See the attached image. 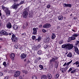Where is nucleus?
<instances>
[{
	"label": "nucleus",
	"mask_w": 79,
	"mask_h": 79,
	"mask_svg": "<svg viewBox=\"0 0 79 79\" xmlns=\"http://www.w3.org/2000/svg\"><path fill=\"white\" fill-rule=\"evenodd\" d=\"M52 62H53V63H55L54 67L55 68L57 69L58 67V65H59L60 62L58 61V60H56L55 58L52 57V59L49 60V64H50V66H51L52 68L53 67V64L52 63Z\"/></svg>",
	"instance_id": "f257e3e1"
},
{
	"label": "nucleus",
	"mask_w": 79,
	"mask_h": 79,
	"mask_svg": "<svg viewBox=\"0 0 79 79\" xmlns=\"http://www.w3.org/2000/svg\"><path fill=\"white\" fill-rule=\"evenodd\" d=\"M73 44L70 43H67L64 44L62 45L61 46L62 48H64L66 50H71L73 48Z\"/></svg>",
	"instance_id": "f03ea898"
},
{
	"label": "nucleus",
	"mask_w": 79,
	"mask_h": 79,
	"mask_svg": "<svg viewBox=\"0 0 79 79\" xmlns=\"http://www.w3.org/2000/svg\"><path fill=\"white\" fill-rule=\"evenodd\" d=\"M79 35L77 34H73L72 35V36L71 37H69L67 40V42H70L71 41L74 40H76V38Z\"/></svg>",
	"instance_id": "7ed1b4c3"
},
{
	"label": "nucleus",
	"mask_w": 79,
	"mask_h": 79,
	"mask_svg": "<svg viewBox=\"0 0 79 79\" xmlns=\"http://www.w3.org/2000/svg\"><path fill=\"white\" fill-rule=\"evenodd\" d=\"M0 35H8V33L6 31V30H2L0 31Z\"/></svg>",
	"instance_id": "20e7f679"
},
{
	"label": "nucleus",
	"mask_w": 79,
	"mask_h": 79,
	"mask_svg": "<svg viewBox=\"0 0 79 79\" xmlns=\"http://www.w3.org/2000/svg\"><path fill=\"white\" fill-rule=\"evenodd\" d=\"M13 35H12L11 39L13 42H16L17 41V37L16 36V35L12 33Z\"/></svg>",
	"instance_id": "39448f33"
},
{
	"label": "nucleus",
	"mask_w": 79,
	"mask_h": 79,
	"mask_svg": "<svg viewBox=\"0 0 79 79\" xmlns=\"http://www.w3.org/2000/svg\"><path fill=\"white\" fill-rule=\"evenodd\" d=\"M19 6V4L15 2H14L13 5L12 6L11 8L12 9H15V10H16L17 8H18V7Z\"/></svg>",
	"instance_id": "423d86ee"
},
{
	"label": "nucleus",
	"mask_w": 79,
	"mask_h": 79,
	"mask_svg": "<svg viewBox=\"0 0 79 79\" xmlns=\"http://www.w3.org/2000/svg\"><path fill=\"white\" fill-rule=\"evenodd\" d=\"M23 18H26L27 16H28V12L27 11L25 10L23 11Z\"/></svg>",
	"instance_id": "0eeeda50"
},
{
	"label": "nucleus",
	"mask_w": 79,
	"mask_h": 79,
	"mask_svg": "<svg viewBox=\"0 0 79 79\" xmlns=\"http://www.w3.org/2000/svg\"><path fill=\"white\" fill-rule=\"evenodd\" d=\"M5 11L7 16L10 15V10L8 8L5 10Z\"/></svg>",
	"instance_id": "6e6552de"
},
{
	"label": "nucleus",
	"mask_w": 79,
	"mask_h": 79,
	"mask_svg": "<svg viewBox=\"0 0 79 79\" xmlns=\"http://www.w3.org/2000/svg\"><path fill=\"white\" fill-rule=\"evenodd\" d=\"M67 69H68L67 67L64 68H62L60 69V72H62V73H65L66 71H67Z\"/></svg>",
	"instance_id": "1a4fd4ad"
},
{
	"label": "nucleus",
	"mask_w": 79,
	"mask_h": 79,
	"mask_svg": "<svg viewBox=\"0 0 79 79\" xmlns=\"http://www.w3.org/2000/svg\"><path fill=\"white\" fill-rule=\"evenodd\" d=\"M20 72L19 71H16L14 75V77H19V76L20 75Z\"/></svg>",
	"instance_id": "9d476101"
},
{
	"label": "nucleus",
	"mask_w": 79,
	"mask_h": 79,
	"mask_svg": "<svg viewBox=\"0 0 79 79\" xmlns=\"http://www.w3.org/2000/svg\"><path fill=\"white\" fill-rule=\"evenodd\" d=\"M6 27L8 29H10V28L12 27L11 23L10 22H8L6 24Z\"/></svg>",
	"instance_id": "9b49d317"
},
{
	"label": "nucleus",
	"mask_w": 79,
	"mask_h": 79,
	"mask_svg": "<svg viewBox=\"0 0 79 79\" xmlns=\"http://www.w3.org/2000/svg\"><path fill=\"white\" fill-rule=\"evenodd\" d=\"M51 26V25L50 23H46L44 24L43 26L44 28H48Z\"/></svg>",
	"instance_id": "f8f14e48"
},
{
	"label": "nucleus",
	"mask_w": 79,
	"mask_h": 79,
	"mask_svg": "<svg viewBox=\"0 0 79 79\" xmlns=\"http://www.w3.org/2000/svg\"><path fill=\"white\" fill-rule=\"evenodd\" d=\"M15 54L14 53H11L10 55V57L11 60H12V61H13V60H14V58H15Z\"/></svg>",
	"instance_id": "ddd939ff"
},
{
	"label": "nucleus",
	"mask_w": 79,
	"mask_h": 79,
	"mask_svg": "<svg viewBox=\"0 0 79 79\" xmlns=\"http://www.w3.org/2000/svg\"><path fill=\"white\" fill-rule=\"evenodd\" d=\"M27 56V54H25L24 53H23L22 54L21 56H20V57L21 58V59H24Z\"/></svg>",
	"instance_id": "4468645a"
},
{
	"label": "nucleus",
	"mask_w": 79,
	"mask_h": 79,
	"mask_svg": "<svg viewBox=\"0 0 79 79\" xmlns=\"http://www.w3.org/2000/svg\"><path fill=\"white\" fill-rule=\"evenodd\" d=\"M56 38V35L55 33H52L51 35V39L54 40Z\"/></svg>",
	"instance_id": "2eb2a0df"
},
{
	"label": "nucleus",
	"mask_w": 79,
	"mask_h": 79,
	"mask_svg": "<svg viewBox=\"0 0 79 79\" xmlns=\"http://www.w3.org/2000/svg\"><path fill=\"white\" fill-rule=\"evenodd\" d=\"M9 65V63H7L6 64V63L5 61H4L3 62V65H4L5 67V68L6 67H8V66Z\"/></svg>",
	"instance_id": "dca6fc26"
},
{
	"label": "nucleus",
	"mask_w": 79,
	"mask_h": 79,
	"mask_svg": "<svg viewBox=\"0 0 79 79\" xmlns=\"http://www.w3.org/2000/svg\"><path fill=\"white\" fill-rule=\"evenodd\" d=\"M12 27H13V29H15V30H17L18 29V26H17L16 25H14Z\"/></svg>",
	"instance_id": "f3484780"
},
{
	"label": "nucleus",
	"mask_w": 79,
	"mask_h": 79,
	"mask_svg": "<svg viewBox=\"0 0 79 79\" xmlns=\"http://www.w3.org/2000/svg\"><path fill=\"white\" fill-rule=\"evenodd\" d=\"M42 39V38L41 36H39L38 37L37 39H36L35 40V41H37L38 42H39Z\"/></svg>",
	"instance_id": "a211bd4d"
},
{
	"label": "nucleus",
	"mask_w": 79,
	"mask_h": 79,
	"mask_svg": "<svg viewBox=\"0 0 79 79\" xmlns=\"http://www.w3.org/2000/svg\"><path fill=\"white\" fill-rule=\"evenodd\" d=\"M72 56H73V54L71 52H69V54L67 55V57H70V58H71Z\"/></svg>",
	"instance_id": "6ab92c4d"
},
{
	"label": "nucleus",
	"mask_w": 79,
	"mask_h": 79,
	"mask_svg": "<svg viewBox=\"0 0 79 79\" xmlns=\"http://www.w3.org/2000/svg\"><path fill=\"white\" fill-rule=\"evenodd\" d=\"M58 19L59 20H62L63 19V16L62 15H60L58 17Z\"/></svg>",
	"instance_id": "aec40b11"
},
{
	"label": "nucleus",
	"mask_w": 79,
	"mask_h": 79,
	"mask_svg": "<svg viewBox=\"0 0 79 79\" xmlns=\"http://www.w3.org/2000/svg\"><path fill=\"white\" fill-rule=\"evenodd\" d=\"M73 65H74V64H76L77 65L78 64V65H77V67H79V61H76L75 62L73 63Z\"/></svg>",
	"instance_id": "412c9836"
},
{
	"label": "nucleus",
	"mask_w": 79,
	"mask_h": 79,
	"mask_svg": "<svg viewBox=\"0 0 79 79\" xmlns=\"http://www.w3.org/2000/svg\"><path fill=\"white\" fill-rule=\"evenodd\" d=\"M75 52L77 53V54H78V55H79V49H78V48H75Z\"/></svg>",
	"instance_id": "4be33fe9"
},
{
	"label": "nucleus",
	"mask_w": 79,
	"mask_h": 79,
	"mask_svg": "<svg viewBox=\"0 0 79 79\" xmlns=\"http://www.w3.org/2000/svg\"><path fill=\"white\" fill-rule=\"evenodd\" d=\"M47 76L48 79H51L52 78V76L50 73L48 74Z\"/></svg>",
	"instance_id": "5701e85b"
},
{
	"label": "nucleus",
	"mask_w": 79,
	"mask_h": 79,
	"mask_svg": "<svg viewBox=\"0 0 79 79\" xmlns=\"http://www.w3.org/2000/svg\"><path fill=\"white\" fill-rule=\"evenodd\" d=\"M60 76V74H56L55 75V79H58Z\"/></svg>",
	"instance_id": "b1692460"
},
{
	"label": "nucleus",
	"mask_w": 79,
	"mask_h": 79,
	"mask_svg": "<svg viewBox=\"0 0 79 79\" xmlns=\"http://www.w3.org/2000/svg\"><path fill=\"white\" fill-rule=\"evenodd\" d=\"M22 72L23 73H25V74H26L28 73V72L27 70H22Z\"/></svg>",
	"instance_id": "393cba45"
},
{
	"label": "nucleus",
	"mask_w": 79,
	"mask_h": 79,
	"mask_svg": "<svg viewBox=\"0 0 79 79\" xmlns=\"http://www.w3.org/2000/svg\"><path fill=\"white\" fill-rule=\"evenodd\" d=\"M2 10H4V11H5V10H6V9L7 8L6 7H5L3 6V5H2Z\"/></svg>",
	"instance_id": "a878e982"
},
{
	"label": "nucleus",
	"mask_w": 79,
	"mask_h": 79,
	"mask_svg": "<svg viewBox=\"0 0 79 79\" xmlns=\"http://www.w3.org/2000/svg\"><path fill=\"white\" fill-rule=\"evenodd\" d=\"M75 73H76V69H75L73 70L71 72V73L72 74H74Z\"/></svg>",
	"instance_id": "bb28decb"
},
{
	"label": "nucleus",
	"mask_w": 79,
	"mask_h": 79,
	"mask_svg": "<svg viewBox=\"0 0 79 79\" xmlns=\"http://www.w3.org/2000/svg\"><path fill=\"white\" fill-rule=\"evenodd\" d=\"M33 50H37V46H34L33 48Z\"/></svg>",
	"instance_id": "cd10ccee"
},
{
	"label": "nucleus",
	"mask_w": 79,
	"mask_h": 79,
	"mask_svg": "<svg viewBox=\"0 0 79 79\" xmlns=\"http://www.w3.org/2000/svg\"><path fill=\"white\" fill-rule=\"evenodd\" d=\"M42 53V51L40 50L38 51L37 53L38 55H41Z\"/></svg>",
	"instance_id": "c85d7f7f"
},
{
	"label": "nucleus",
	"mask_w": 79,
	"mask_h": 79,
	"mask_svg": "<svg viewBox=\"0 0 79 79\" xmlns=\"http://www.w3.org/2000/svg\"><path fill=\"white\" fill-rule=\"evenodd\" d=\"M50 38L49 37H48L46 39V42H50Z\"/></svg>",
	"instance_id": "c756f323"
},
{
	"label": "nucleus",
	"mask_w": 79,
	"mask_h": 79,
	"mask_svg": "<svg viewBox=\"0 0 79 79\" xmlns=\"http://www.w3.org/2000/svg\"><path fill=\"white\" fill-rule=\"evenodd\" d=\"M64 43V41L63 40H61L59 42V44L61 45L62 44H63Z\"/></svg>",
	"instance_id": "7c9ffc66"
},
{
	"label": "nucleus",
	"mask_w": 79,
	"mask_h": 79,
	"mask_svg": "<svg viewBox=\"0 0 79 79\" xmlns=\"http://www.w3.org/2000/svg\"><path fill=\"white\" fill-rule=\"evenodd\" d=\"M32 79H37V77L36 76L34 75L32 77Z\"/></svg>",
	"instance_id": "2f4dec72"
},
{
	"label": "nucleus",
	"mask_w": 79,
	"mask_h": 79,
	"mask_svg": "<svg viewBox=\"0 0 79 79\" xmlns=\"http://www.w3.org/2000/svg\"><path fill=\"white\" fill-rule=\"evenodd\" d=\"M39 67L41 68V70H42V69H44V67H43V65H39Z\"/></svg>",
	"instance_id": "473e14b6"
},
{
	"label": "nucleus",
	"mask_w": 79,
	"mask_h": 79,
	"mask_svg": "<svg viewBox=\"0 0 79 79\" xmlns=\"http://www.w3.org/2000/svg\"><path fill=\"white\" fill-rule=\"evenodd\" d=\"M14 48H15L16 49H18L19 48L18 45V44H15V45Z\"/></svg>",
	"instance_id": "72a5a7b5"
},
{
	"label": "nucleus",
	"mask_w": 79,
	"mask_h": 79,
	"mask_svg": "<svg viewBox=\"0 0 79 79\" xmlns=\"http://www.w3.org/2000/svg\"><path fill=\"white\" fill-rule=\"evenodd\" d=\"M24 3V1H21L19 3V6L21 5H22V4H23Z\"/></svg>",
	"instance_id": "f704fd0d"
},
{
	"label": "nucleus",
	"mask_w": 79,
	"mask_h": 79,
	"mask_svg": "<svg viewBox=\"0 0 79 79\" xmlns=\"http://www.w3.org/2000/svg\"><path fill=\"white\" fill-rule=\"evenodd\" d=\"M35 38H36V37L35 36H32L31 37V39H32L33 40H34L35 39Z\"/></svg>",
	"instance_id": "c9c22d12"
},
{
	"label": "nucleus",
	"mask_w": 79,
	"mask_h": 79,
	"mask_svg": "<svg viewBox=\"0 0 79 79\" xmlns=\"http://www.w3.org/2000/svg\"><path fill=\"white\" fill-rule=\"evenodd\" d=\"M72 5L71 4H68L67 7H70V8H71Z\"/></svg>",
	"instance_id": "e433bc0d"
},
{
	"label": "nucleus",
	"mask_w": 79,
	"mask_h": 79,
	"mask_svg": "<svg viewBox=\"0 0 79 79\" xmlns=\"http://www.w3.org/2000/svg\"><path fill=\"white\" fill-rule=\"evenodd\" d=\"M72 70H73V69L72 68H70L69 70H68V73L69 72H71V71H72Z\"/></svg>",
	"instance_id": "4c0bfd02"
},
{
	"label": "nucleus",
	"mask_w": 79,
	"mask_h": 79,
	"mask_svg": "<svg viewBox=\"0 0 79 79\" xmlns=\"http://www.w3.org/2000/svg\"><path fill=\"white\" fill-rule=\"evenodd\" d=\"M42 31L44 33H45V32H47V31L45 30V29H43L42 30Z\"/></svg>",
	"instance_id": "58836bf2"
},
{
	"label": "nucleus",
	"mask_w": 79,
	"mask_h": 79,
	"mask_svg": "<svg viewBox=\"0 0 79 79\" xmlns=\"http://www.w3.org/2000/svg\"><path fill=\"white\" fill-rule=\"evenodd\" d=\"M32 34L33 35H36L37 34V31H33Z\"/></svg>",
	"instance_id": "ea45409f"
},
{
	"label": "nucleus",
	"mask_w": 79,
	"mask_h": 79,
	"mask_svg": "<svg viewBox=\"0 0 79 79\" xmlns=\"http://www.w3.org/2000/svg\"><path fill=\"white\" fill-rule=\"evenodd\" d=\"M64 6V7H68V4H66V3H64L63 5Z\"/></svg>",
	"instance_id": "a19ab883"
},
{
	"label": "nucleus",
	"mask_w": 79,
	"mask_h": 79,
	"mask_svg": "<svg viewBox=\"0 0 79 79\" xmlns=\"http://www.w3.org/2000/svg\"><path fill=\"white\" fill-rule=\"evenodd\" d=\"M33 31H34L35 32H37V30H36V28L35 27L33 29Z\"/></svg>",
	"instance_id": "79ce46f5"
},
{
	"label": "nucleus",
	"mask_w": 79,
	"mask_h": 79,
	"mask_svg": "<svg viewBox=\"0 0 79 79\" xmlns=\"http://www.w3.org/2000/svg\"><path fill=\"white\" fill-rule=\"evenodd\" d=\"M40 47H41V45H40V44H39L37 45V48H40Z\"/></svg>",
	"instance_id": "37998d69"
},
{
	"label": "nucleus",
	"mask_w": 79,
	"mask_h": 79,
	"mask_svg": "<svg viewBox=\"0 0 79 79\" xmlns=\"http://www.w3.org/2000/svg\"><path fill=\"white\" fill-rule=\"evenodd\" d=\"M79 43V41H78V40H77L76 41V45H78Z\"/></svg>",
	"instance_id": "c03bdc74"
},
{
	"label": "nucleus",
	"mask_w": 79,
	"mask_h": 79,
	"mask_svg": "<svg viewBox=\"0 0 79 79\" xmlns=\"http://www.w3.org/2000/svg\"><path fill=\"white\" fill-rule=\"evenodd\" d=\"M37 60L38 61H39L41 60V58L40 57H38L37 58Z\"/></svg>",
	"instance_id": "a18cd8bd"
},
{
	"label": "nucleus",
	"mask_w": 79,
	"mask_h": 79,
	"mask_svg": "<svg viewBox=\"0 0 79 79\" xmlns=\"http://www.w3.org/2000/svg\"><path fill=\"white\" fill-rule=\"evenodd\" d=\"M47 8H50V5H48L47 6Z\"/></svg>",
	"instance_id": "49530a36"
},
{
	"label": "nucleus",
	"mask_w": 79,
	"mask_h": 79,
	"mask_svg": "<svg viewBox=\"0 0 79 79\" xmlns=\"http://www.w3.org/2000/svg\"><path fill=\"white\" fill-rule=\"evenodd\" d=\"M48 47V46L47 45H45L44 46V48H47Z\"/></svg>",
	"instance_id": "de8ad7c7"
},
{
	"label": "nucleus",
	"mask_w": 79,
	"mask_h": 79,
	"mask_svg": "<svg viewBox=\"0 0 79 79\" xmlns=\"http://www.w3.org/2000/svg\"><path fill=\"white\" fill-rule=\"evenodd\" d=\"M47 58H50V56L48 54H47Z\"/></svg>",
	"instance_id": "09e8293b"
},
{
	"label": "nucleus",
	"mask_w": 79,
	"mask_h": 79,
	"mask_svg": "<svg viewBox=\"0 0 79 79\" xmlns=\"http://www.w3.org/2000/svg\"><path fill=\"white\" fill-rule=\"evenodd\" d=\"M3 73L1 72L0 73V77H1V76H2L3 75Z\"/></svg>",
	"instance_id": "8fccbe9b"
},
{
	"label": "nucleus",
	"mask_w": 79,
	"mask_h": 79,
	"mask_svg": "<svg viewBox=\"0 0 79 79\" xmlns=\"http://www.w3.org/2000/svg\"><path fill=\"white\" fill-rule=\"evenodd\" d=\"M54 58H55V60H58V57H55V56H54Z\"/></svg>",
	"instance_id": "3c124183"
},
{
	"label": "nucleus",
	"mask_w": 79,
	"mask_h": 79,
	"mask_svg": "<svg viewBox=\"0 0 79 79\" xmlns=\"http://www.w3.org/2000/svg\"><path fill=\"white\" fill-rule=\"evenodd\" d=\"M39 27L40 28H42V24L40 25L39 26Z\"/></svg>",
	"instance_id": "603ef678"
},
{
	"label": "nucleus",
	"mask_w": 79,
	"mask_h": 79,
	"mask_svg": "<svg viewBox=\"0 0 79 79\" xmlns=\"http://www.w3.org/2000/svg\"><path fill=\"white\" fill-rule=\"evenodd\" d=\"M67 65V63H66V62H65L64 63V64L63 65V66H65L66 65Z\"/></svg>",
	"instance_id": "864d4df0"
},
{
	"label": "nucleus",
	"mask_w": 79,
	"mask_h": 79,
	"mask_svg": "<svg viewBox=\"0 0 79 79\" xmlns=\"http://www.w3.org/2000/svg\"><path fill=\"white\" fill-rule=\"evenodd\" d=\"M2 17H3V18H5V15H3L2 16H1V19H3Z\"/></svg>",
	"instance_id": "5fc2aeb1"
},
{
	"label": "nucleus",
	"mask_w": 79,
	"mask_h": 79,
	"mask_svg": "<svg viewBox=\"0 0 79 79\" xmlns=\"http://www.w3.org/2000/svg\"><path fill=\"white\" fill-rule=\"evenodd\" d=\"M8 77L6 76L5 77V79H8Z\"/></svg>",
	"instance_id": "6e6d98bb"
},
{
	"label": "nucleus",
	"mask_w": 79,
	"mask_h": 79,
	"mask_svg": "<svg viewBox=\"0 0 79 79\" xmlns=\"http://www.w3.org/2000/svg\"><path fill=\"white\" fill-rule=\"evenodd\" d=\"M14 2H18V0H14Z\"/></svg>",
	"instance_id": "4d7b16f0"
},
{
	"label": "nucleus",
	"mask_w": 79,
	"mask_h": 79,
	"mask_svg": "<svg viewBox=\"0 0 79 79\" xmlns=\"http://www.w3.org/2000/svg\"><path fill=\"white\" fill-rule=\"evenodd\" d=\"M23 48V47L22 46L20 47L19 48L20 50H22Z\"/></svg>",
	"instance_id": "13d9d810"
},
{
	"label": "nucleus",
	"mask_w": 79,
	"mask_h": 79,
	"mask_svg": "<svg viewBox=\"0 0 79 79\" xmlns=\"http://www.w3.org/2000/svg\"><path fill=\"white\" fill-rule=\"evenodd\" d=\"M77 17H74V18H73V19L74 20H75V19H77Z\"/></svg>",
	"instance_id": "bf43d9fd"
},
{
	"label": "nucleus",
	"mask_w": 79,
	"mask_h": 79,
	"mask_svg": "<svg viewBox=\"0 0 79 79\" xmlns=\"http://www.w3.org/2000/svg\"><path fill=\"white\" fill-rule=\"evenodd\" d=\"M72 62H73V60H71L69 62V63L70 64H71V63Z\"/></svg>",
	"instance_id": "052dcab7"
},
{
	"label": "nucleus",
	"mask_w": 79,
	"mask_h": 79,
	"mask_svg": "<svg viewBox=\"0 0 79 79\" xmlns=\"http://www.w3.org/2000/svg\"><path fill=\"white\" fill-rule=\"evenodd\" d=\"M34 63H37V61L35 60L34 61Z\"/></svg>",
	"instance_id": "680f3d73"
},
{
	"label": "nucleus",
	"mask_w": 79,
	"mask_h": 79,
	"mask_svg": "<svg viewBox=\"0 0 79 79\" xmlns=\"http://www.w3.org/2000/svg\"><path fill=\"white\" fill-rule=\"evenodd\" d=\"M29 7H27L26 9V10H27V11H29Z\"/></svg>",
	"instance_id": "e2e57ef3"
},
{
	"label": "nucleus",
	"mask_w": 79,
	"mask_h": 79,
	"mask_svg": "<svg viewBox=\"0 0 79 79\" xmlns=\"http://www.w3.org/2000/svg\"><path fill=\"white\" fill-rule=\"evenodd\" d=\"M2 25V23L0 22V27H1Z\"/></svg>",
	"instance_id": "0e129e2a"
},
{
	"label": "nucleus",
	"mask_w": 79,
	"mask_h": 79,
	"mask_svg": "<svg viewBox=\"0 0 79 79\" xmlns=\"http://www.w3.org/2000/svg\"><path fill=\"white\" fill-rule=\"evenodd\" d=\"M4 72L5 73H6V72H8V71L7 70H4Z\"/></svg>",
	"instance_id": "69168bd1"
},
{
	"label": "nucleus",
	"mask_w": 79,
	"mask_h": 79,
	"mask_svg": "<svg viewBox=\"0 0 79 79\" xmlns=\"http://www.w3.org/2000/svg\"><path fill=\"white\" fill-rule=\"evenodd\" d=\"M27 63H30V61L29 60H28L27 61Z\"/></svg>",
	"instance_id": "338daca9"
},
{
	"label": "nucleus",
	"mask_w": 79,
	"mask_h": 79,
	"mask_svg": "<svg viewBox=\"0 0 79 79\" xmlns=\"http://www.w3.org/2000/svg\"><path fill=\"white\" fill-rule=\"evenodd\" d=\"M8 35H11V33H9L8 34Z\"/></svg>",
	"instance_id": "774afa93"
}]
</instances>
